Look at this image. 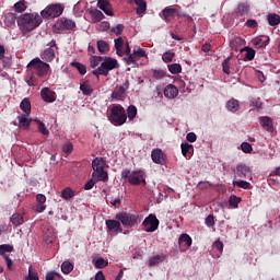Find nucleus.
<instances>
[{
    "label": "nucleus",
    "instance_id": "nucleus-45",
    "mask_svg": "<svg viewBox=\"0 0 280 280\" xmlns=\"http://www.w3.org/2000/svg\"><path fill=\"white\" fill-rule=\"evenodd\" d=\"M243 51H246L245 54V60H254L255 59V49L245 47Z\"/></svg>",
    "mask_w": 280,
    "mask_h": 280
},
{
    "label": "nucleus",
    "instance_id": "nucleus-31",
    "mask_svg": "<svg viewBox=\"0 0 280 280\" xmlns=\"http://www.w3.org/2000/svg\"><path fill=\"white\" fill-rule=\"evenodd\" d=\"M168 71L173 75H178V73L183 71V67L180 66V63H172L168 65Z\"/></svg>",
    "mask_w": 280,
    "mask_h": 280
},
{
    "label": "nucleus",
    "instance_id": "nucleus-7",
    "mask_svg": "<svg viewBox=\"0 0 280 280\" xmlns=\"http://www.w3.org/2000/svg\"><path fill=\"white\" fill-rule=\"evenodd\" d=\"M65 12V8L62 4H51L46 7L42 12L40 15L43 19H57Z\"/></svg>",
    "mask_w": 280,
    "mask_h": 280
},
{
    "label": "nucleus",
    "instance_id": "nucleus-41",
    "mask_svg": "<svg viewBox=\"0 0 280 280\" xmlns=\"http://www.w3.org/2000/svg\"><path fill=\"white\" fill-rule=\"evenodd\" d=\"M102 60H104V58L101 56L91 57L90 65H91L92 69H95V67H100V65L102 63Z\"/></svg>",
    "mask_w": 280,
    "mask_h": 280
},
{
    "label": "nucleus",
    "instance_id": "nucleus-8",
    "mask_svg": "<svg viewBox=\"0 0 280 280\" xmlns=\"http://www.w3.org/2000/svg\"><path fill=\"white\" fill-rule=\"evenodd\" d=\"M160 221L156 214H149L142 222L143 230L145 233H154L159 229Z\"/></svg>",
    "mask_w": 280,
    "mask_h": 280
},
{
    "label": "nucleus",
    "instance_id": "nucleus-18",
    "mask_svg": "<svg viewBox=\"0 0 280 280\" xmlns=\"http://www.w3.org/2000/svg\"><path fill=\"white\" fill-rule=\"evenodd\" d=\"M165 259H167V255L165 254L152 256L151 258H149V266L150 267L158 266V264L165 261Z\"/></svg>",
    "mask_w": 280,
    "mask_h": 280
},
{
    "label": "nucleus",
    "instance_id": "nucleus-32",
    "mask_svg": "<svg viewBox=\"0 0 280 280\" xmlns=\"http://www.w3.org/2000/svg\"><path fill=\"white\" fill-rule=\"evenodd\" d=\"M71 67H74V69H77L81 75H86V66H84L83 63L72 61Z\"/></svg>",
    "mask_w": 280,
    "mask_h": 280
},
{
    "label": "nucleus",
    "instance_id": "nucleus-28",
    "mask_svg": "<svg viewBox=\"0 0 280 280\" xmlns=\"http://www.w3.org/2000/svg\"><path fill=\"white\" fill-rule=\"evenodd\" d=\"M133 1L136 5H138V8L136 9L137 14H143V12L148 10V4L144 2V0H133Z\"/></svg>",
    "mask_w": 280,
    "mask_h": 280
},
{
    "label": "nucleus",
    "instance_id": "nucleus-55",
    "mask_svg": "<svg viewBox=\"0 0 280 280\" xmlns=\"http://www.w3.org/2000/svg\"><path fill=\"white\" fill-rule=\"evenodd\" d=\"M62 152H65V154H71V152H73V143L68 142L63 144Z\"/></svg>",
    "mask_w": 280,
    "mask_h": 280
},
{
    "label": "nucleus",
    "instance_id": "nucleus-12",
    "mask_svg": "<svg viewBox=\"0 0 280 280\" xmlns=\"http://www.w3.org/2000/svg\"><path fill=\"white\" fill-rule=\"evenodd\" d=\"M40 97L47 104H54L56 101V92L51 91L49 88H43L40 91Z\"/></svg>",
    "mask_w": 280,
    "mask_h": 280
},
{
    "label": "nucleus",
    "instance_id": "nucleus-54",
    "mask_svg": "<svg viewBox=\"0 0 280 280\" xmlns=\"http://www.w3.org/2000/svg\"><path fill=\"white\" fill-rule=\"evenodd\" d=\"M95 183H100V180H95L94 177L88 180L86 184L84 185L85 191H89L92 187H95Z\"/></svg>",
    "mask_w": 280,
    "mask_h": 280
},
{
    "label": "nucleus",
    "instance_id": "nucleus-33",
    "mask_svg": "<svg viewBox=\"0 0 280 280\" xmlns=\"http://www.w3.org/2000/svg\"><path fill=\"white\" fill-rule=\"evenodd\" d=\"M126 115H127V118L129 119V121H132V119H135V117H137V106L130 105L127 108Z\"/></svg>",
    "mask_w": 280,
    "mask_h": 280
},
{
    "label": "nucleus",
    "instance_id": "nucleus-48",
    "mask_svg": "<svg viewBox=\"0 0 280 280\" xmlns=\"http://www.w3.org/2000/svg\"><path fill=\"white\" fill-rule=\"evenodd\" d=\"M174 56H175L174 51L168 50L163 54L162 60L163 62H166V63L172 62V60H174Z\"/></svg>",
    "mask_w": 280,
    "mask_h": 280
},
{
    "label": "nucleus",
    "instance_id": "nucleus-2",
    "mask_svg": "<svg viewBox=\"0 0 280 280\" xmlns=\"http://www.w3.org/2000/svg\"><path fill=\"white\" fill-rule=\"evenodd\" d=\"M92 178L102 180V183L108 182V172H106V160L104 158H95L92 161Z\"/></svg>",
    "mask_w": 280,
    "mask_h": 280
},
{
    "label": "nucleus",
    "instance_id": "nucleus-57",
    "mask_svg": "<svg viewBox=\"0 0 280 280\" xmlns=\"http://www.w3.org/2000/svg\"><path fill=\"white\" fill-rule=\"evenodd\" d=\"M206 224L208 226H213L215 224V220L213 218V215L209 214L207 218H206Z\"/></svg>",
    "mask_w": 280,
    "mask_h": 280
},
{
    "label": "nucleus",
    "instance_id": "nucleus-5",
    "mask_svg": "<svg viewBox=\"0 0 280 280\" xmlns=\"http://www.w3.org/2000/svg\"><path fill=\"white\" fill-rule=\"evenodd\" d=\"M121 177L128 180L131 185H145V172L138 170V171H128L125 170L121 172Z\"/></svg>",
    "mask_w": 280,
    "mask_h": 280
},
{
    "label": "nucleus",
    "instance_id": "nucleus-6",
    "mask_svg": "<svg viewBox=\"0 0 280 280\" xmlns=\"http://www.w3.org/2000/svg\"><path fill=\"white\" fill-rule=\"evenodd\" d=\"M28 69H32V71L35 73V75H38V78H45L47 73H49V65L40 58H34L30 61L27 65Z\"/></svg>",
    "mask_w": 280,
    "mask_h": 280
},
{
    "label": "nucleus",
    "instance_id": "nucleus-52",
    "mask_svg": "<svg viewBox=\"0 0 280 280\" xmlns=\"http://www.w3.org/2000/svg\"><path fill=\"white\" fill-rule=\"evenodd\" d=\"M112 34H116V36H120V34L124 32V24H117L110 30Z\"/></svg>",
    "mask_w": 280,
    "mask_h": 280
},
{
    "label": "nucleus",
    "instance_id": "nucleus-61",
    "mask_svg": "<svg viewBox=\"0 0 280 280\" xmlns=\"http://www.w3.org/2000/svg\"><path fill=\"white\" fill-rule=\"evenodd\" d=\"M45 209H47V206H45V203H38L35 208L36 213H43V211H45Z\"/></svg>",
    "mask_w": 280,
    "mask_h": 280
},
{
    "label": "nucleus",
    "instance_id": "nucleus-35",
    "mask_svg": "<svg viewBox=\"0 0 280 280\" xmlns=\"http://www.w3.org/2000/svg\"><path fill=\"white\" fill-rule=\"evenodd\" d=\"M72 271H73V264H71L70 261H63L61 264V272H63V275H69Z\"/></svg>",
    "mask_w": 280,
    "mask_h": 280
},
{
    "label": "nucleus",
    "instance_id": "nucleus-1",
    "mask_svg": "<svg viewBox=\"0 0 280 280\" xmlns=\"http://www.w3.org/2000/svg\"><path fill=\"white\" fill-rule=\"evenodd\" d=\"M43 23V18L40 15H32L30 13H25L18 19V25L22 32V34H27L32 32L35 27H38Z\"/></svg>",
    "mask_w": 280,
    "mask_h": 280
},
{
    "label": "nucleus",
    "instance_id": "nucleus-22",
    "mask_svg": "<svg viewBox=\"0 0 280 280\" xmlns=\"http://www.w3.org/2000/svg\"><path fill=\"white\" fill-rule=\"evenodd\" d=\"M236 172L238 176L246 178V176L250 174V167H248L247 165L241 164L236 166Z\"/></svg>",
    "mask_w": 280,
    "mask_h": 280
},
{
    "label": "nucleus",
    "instance_id": "nucleus-62",
    "mask_svg": "<svg viewBox=\"0 0 280 280\" xmlns=\"http://www.w3.org/2000/svg\"><path fill=\"white\" fill-rule=\"evenodd\" d=\"M56 277H58V273L56 271H50L46 275V280H55Z\"/></svg>",
    "mask_w": 280,
    "mask_h": 280
},
{
    "label": "nucleus",
    "instance_id": "nucleus-19",
    "mask_svg": "<svg viewBox=\"0 0 280 280\" xmlns=\"http://www.w3.org/2000/svg\"><path fill=\"white\" fill-rule=\"evenodd\" d=\"M162 14H163V19L166 23H170V21H172L174 14H176V9L174 8H165L163 11H162Z\"/></svg>",
    "mask_w": 280,
    "mask_h": 280
},
{
    "label": "nucleus",
    "instance_id": "nucleus-47",
    "mask_svg": "<svg viewBox=\"0 0 280 280\" xmlns=\"http://www.w3.org/2000/svg\"><path fill=\"white\" fill-rule=\"evenodd\" d=\"M37 126H38V130L39 132H42V135L44 136H48L49 135V129H47V127L45 126V124L40 120H35Z\"/></svg>",
    "mask_w": 280,
    "mask_h": 280
},
{
    "label": "nucleus",
    "instance_id": "nucleus-27",
    "mask_svg": "<svg viewBox=\"0 0 280 280\" xmlns=\"http://www.w3.org/2000/svg\"><path fill=\"white\" fill-rule=\"evenodd\" d=\"M80 91L83 93V95H93V88L88 81L80 85Z\"/></svg>",
    "mask_w": 280,
    "mask_h": 280
},
{
    "label": "nucleus",
    "instance_id": "nucleus-64",
    "mask_svg": "<svg viewBox=\"0 0 280 280\" xmlns=\"http://www.w3.org/2000/svg\"><path fill=\"white\" fill-rule=\"evenodd\" d=\"M95 280H106V277H104V272L98 271V272L95 275Z\"/></svg>",
    "mask_w": 280,
    "mask_h": 280
},
{
    "label": "nucleus",
    "instance_id": "nucleus-9",
    "mask_svg": "<svg viewBox=\"0 0 280 280\" xmlns=\"http://www.w3.org/2000/svg\"><path fill=\"white\" fill-rule=\"evenodd\" d=\"M116 220L122 224V226H135L139 217L137 214H131L128 212H120L115 215Z\"/></svg>",
    "mask_w": 280,
    "mask_h": 280
},
{
    "label": "nucleus",
    "instance_id": "nucleus-14",
    "mask_svg": "<svg viewBox=\"0 0 280 280\" xmlns=\"http://www.w3.org/2000/svg\"><path fill=\"white\" fill-rule=\"evenodd\" d=\"M56 25L58 30H73V27H75L73 20H69L67 18L60 19Z\"/></svg>",
    "mask_w": 280,
    "mask_h": 280
},
{
    "label": "nucleus",
    "instance_id": "nucleus-39",
    "mask_svg": "<svg viewBox=\"0 0 280 280\" xmlns=\"http://www.w3.org/2000/svg\"><path fill=\"white\" fill-rule=\"evenodd\" d=\"M233 185L234 187H241V189H250V183L243 179L234 180Z\"/></svg>",
    "mask_w": 280,
    "mask_h": 280
},
{
    "label": "nucleus",
    "instance_id": "nucleus-44",
    "mask_svg": "<svg viewBox=\"0 0 280 280\" xmlns=\"http://www.w3.org/2000/svg\"><path fill=\"white\" fill-rule=\"evenodd\" d=\"M25 280H40L38 278V272L32 267L28 268V275L25 277Z\"/></svg>",
    "mask_w": 280,
    "mask_h": 280
},
{
    "label": "nucleus",
    "instance_id": "nucleus-43",
    "mask_svg": "<svg viewBox=\"0 0 280 280\" xmlns=\"http://www.w3.org/2000/svg\"><path fill=\"white\" fill-rule=\"evenodd\" d=\"M229 202H230V207L237 209L240 202H242V198L232 195V196H230Z\"/></svg>",
    "mask_w": 280,
    "mask_h": 280
},
{
    "label": "nucleus",
    "instance_id": "nucleus-11",
    "mask_svg": "<svg viewBox=\"0 0 280 280\" xmlns=\"http://www.w3.org/2000/svg\"><path fill=\"white\" fill-rule=\"evenodd\" d=\"M151 159L153 163H156V165H165L166 163L165 153L161 149H153L151 152Z\"/></svg>",
    "mask_w": 280,
    "mask_h": 280
},
{
    "label": "nucleus",
    "instance_id": "nucleus-42",
    "mask_svg": "<svg viewBox=\"0 0 280 280\" xmlns=\"http://www.w3.org/2000/svg\"><path fill=\"white\" fill-rule=\"evenodd\" d=\"M93 264L95 266V268H106V266H108V261H106L104 258L100 257L93 260Z\"/></svg>",
    "mask_w": 280,
    "mask_h": 280
},
{
    "label": "nucleus",
    "instance_id": "nucleus-23",
    "mask_svg": "<svg viewBox=\"0 0 280 280\" xmlns=\"http://www.w3.org/2000/svg\"><path fill=\"white\" fill-rule=\"evenodd\" d=\"M183 156H191L194 154V145L187 142L180 144Z\"/></svg>",
    "mask_w": 280,
    "mask_h": 280
},
{
    "label": "nucleus",
    "instance_id": "nucleus-30",
    "mask_svg": "<svg viewBox=\"0 0 280 280\" xmlns=\"http://www.w3.org/2000/svg\"><path fill=\"white\" fill-rule=\"evenodd\" d=\"M4 23L7 27H12V25L16 23V15H14V13H8L4 16Z\"/></svg>",
    "mask_w": 280,
    "mask_h": 280
},
{
    "label": "nucleus",
    "instance_id": "nucleus-59",
    "mask_svg": "<svg viewBox=\"0 0 280 280\" xmlns=\"http://www.w3.org/2000/svg\"><path fill=\"white\" fill-rule=\"evenodd\" d=\"M108 5H110V2L108 0H98L97 7L100 8V10H102L103 8H108Z\"/></svg>",
    "mask_w": 280,
    "mask_h": 280
},
{
    "label": "nucleus",
    "instance_id": "nucleus-56",
    "mask_svg": "<svg viewBox=\"0 0 280 280\" xmlns=\"http://www.w3.org/2000/svg\"><path fill=\"white\" fill-rule=\"evenodd\" d=\"M153 78L155 80H162V78H165V70H153Z\"/></svg>",
    "mask_w": 280,
    "mask_h": 280
},
{
    "label": "nucleus",
    "instance_id": "nucleus-17",
    "mask_svg": "<svg viewBox=\"0 0 280 280\" xmlns=\"http://www.w3.org/2000/svg\"><path fill=\"white\" fill-rule=\"evenodd\" d=\"M114 43L117 56H126V51H124V38L118 37L114 40Z\"/></svg>",
    "mask_w": 280,
    "mask_h": 280
},
{
    "label": "nucleus",
    "instance_id": "nucleus-16",
    "mask_svg": "<svg viewBox=\"0 0 280 280\" xmlns=\"http://www.w3.org/2000/svg\"><path fill=\"white\" fill-rule=\"evenodd\" d=\"M164 95L168 97V100H174L178 95V88L174 84H168L164 89Z\"/></svg>",
    "mask_w": 280,
    "mask_h": 280
},
{
    "label": "nucleus",
    "instance_id": "nucleus-34",
    "mask_svg": "<svg viewBox=\"0 0 280 280\" xmlns=\"http://www.w3.org/2000/svg\"><path fill=\"white\" fill-rule=\"evenodd\" d=\"M97 49H98L100 54H106V51L110 50V47L108 46V43H106L105 40H98Z\"/></svg>",
    "mask_w": 280,
    "mask_h": 280
},
{
    "label": "nucleus",
    "instance_id": "nucleus-58",
    "mask_svg": "<svg viewBox=\"0 0 280 280\" xmlns=\"http://www.w3.org/2000/svg\"><path fill=\"white\" fill-rule=\"evenodd\" d=\"M186 139L189 141V143H195L198 137L194 132H189L187 133Z\"/></svg>",
    "mask_w": 280,
    "mask_h": 280
},
{
    "label": "nucleus",
    "instance_id": "nucleus-51",
    "mask_svg": "<svg viewBox=\"0 0 280 280\" xmlns=\"http://www.w3.org/2000/svg\"><path fill=\"white\" fill-rule=\"evenodd\" d=\"M135 55L138 58H148V54L145 52V50H143V48L141 47H137L133 49Z\"/></svg>",
    "mask_w": 280,
    "mask_h": 280
},
{
    "label": "nucleus",
    "instance_id": "nucleus-3",
    "mask_svg": "<svg viewBox=\"0 0 280 280\" xmlns=\"http://www.w3.org/2000/svg\"><path fill=\"white\" fill-rule=\"evenodd\" d=\"M108 121L114 126H124L128 121V115L126 114V108L121 105H114L110 108V113L107 116Z\"/></svg>",
    "mask_w": 280,
    "mask_h": 280
},
{
    "label": "nucleus",
    "instance_id": "nucleus-26",
    "mask_svg": "<svg viewBox=\"0 0 280 280\" xmlns=\"http://www.w3.org/2000/svg\"><path fill=\"white\" fill-rule=\"evenodd\" d=\"M250 5L246 2H242L236 8V14H240L241 16H244L247 12H249Z\"/></svg>",
    "mask_w": 280,
    "mask_h": 280
},
{
    "label": "nucleus",
    "instance_id": "nucleus-20",
    "mask_svg": "<svg viewBox=\"0 0 280 280\" xmlns=\"http://www.w3.org/2000/svg\"><path fill=\"white\" fill-rule=\"evenodd\" d=\"M260 126L267 131H272V119L268 116L260 117Z\"/></svg>",
    "mask_w": 280,
    "mask_h": 280
},
{
    "label": "nucleus",
    "instance_id": "nucleus-36",
    "mask_svg": "<svg viewBox=\"0 0 280 280\" xmlns=\"http://www.w3.org/2000/svg\"><path fill=\"white\" fill-rule=\"evenodd\" d=\"M231 56L225 58L222 62V69L223 73H226V75H231Z\"/></svg>",
    "mask_w": 280,
    "mask_h": 280
},
{
    "label": "nucleus",
    "instance_id": "nucleus-15",
    "mask_svg": "<svg viewBox=\"0 0 280 280\" xmlns=\"http://www.w3.org/2000/svg\"><path fill=\"white\" fill-rule=\"evenodd\" d=\"M42 60H45V62H54V59L56 58V48H46L42 55Z\"/></svg>",
    "mask_w": 280,
    "mask_h": 280
},
{
    "label": "nucleus",
    "instance_id": "nucleus-50",
    "mask_svg": "<svg viewBox=\"0 0 280 280\" xmlns=\"http://www.w3.org/2000/svg\"><path fill=\"white\" fill-rule=\"evenodd\" d=\"M241 150L245 154H250V152H253V145H250V143H248V142H243L241 144Z\"/></svg>",
    "mask_w": 280,
    "mask_h": 280
},
{
    "label": "nucleus",
    "instance_id": "nucleus-40",
    "mask_svg": "<svg viewBox=\"0 0 280 280\" xmlns=\"http://www.w3.org/2000/svg\"><path fill=\"white\" fill-rule=\"evenodd\" d=\"M178 242L179 244H184V246H191V236L189 234H182Z\"/></svg>",
    "mask_w": 280,
    "mask_h": 280
},
{
    "label": "nucleus",
    "instance_id": "nucleus-13",
    "mask_svg": "<svg viewBox=\"0 0 280 280\" xmlns=\"http://www.w3.org/2000/svg\"><path fill=\"white\" fill-rule=\"evenodd\" d=\"M105 224L109 233H121V222L117 220H106Z\"/></svg>",
    "mask_w": 280,
    "mask_h": 280
},
{
    "label": "nucleus",
    "instance_id": "nucleus-37",
    "mask_svg": "<svg viewBox=\"0 0 280 280\" xmlns=\"http://www.w3.org/2000/svg\"><path fill=\"white\" fill-rule=\"evenodd\" d=\"M267 21H268L269 25H272V26L279 25V23H280V16H279V14H276V13L269 14V15L267 16Z\"/></svg>",
    "mask_w": 280,
    "mask_h": 280
},
{
    "label": "nucleus",
    "instance_id": "nucleus-10",
    "mask_svg": "<svg viewBox=\"0 0 280 280\" xmlns=\"http://www.w3.org/2000/svg\"><path fill=\"white\" fill-rule=\"evenodd\" d=\"M129 86L130 83L128 81H125L121 85H117L112 93V100H115V102L126 100V91H128Z\"/></svg>",
    "mask_w": 280,
    "mask_h": 280
},
{
    "label": "nucleus",
    "instance_id": "nucleus-49",
    "mask_svg": "<svg viewBox=\"0 0 280 280\" xmlns=\"http://www.w3.org/2000/svg\"><path fill=\"white\" fill-rule=\"evenodd\" d=\"M61 197L65 200H69L70 198H73V190L71 188H66L61 192Z\"/></svg>",
    "mask_w": 280,
    "mask_h": 280
},
{
    "label": "nucleus",
    "instance_id": "nucleus-4",
    "mask_svg": "<svg viewBox=\"0 0 280 280\" xmlns=\"http://www.w3.org/2000/svg\"><path fill=\"white\" fill-rule=\"evenodd\" d=\"M113 69H119V62L117 59L113 57H106L101 66L92 71L93 75H96V78H100V75H108L109 71H113Z\"/></svg>",
    "mask_w": 280,
    "mask_h": 280
},
{
    "label": "nucleus",
    "instance_id": "nucleus-24",
    "mask_svg": "<svg viewBox=\"0 0 280 280\" xmlns=\"http://www.w3.org/2000/svg\"><path fill=\"white\" fill-rule=\"evenodd\" d=\"M226 108L231 113H237V110H240V102L237 100L232 98L226 103Z\"/></svg>",
    "mask_w": 280,
    "mask_h": 280
},
{
    "label": "nucleus",
    "instance_id": "nucleus-63",
    "mask_svg": "<svg viewBox=\"0 0 280 280\" xmlns=\"http://www.w3.org/2000/svg\"><path fill=\"white\" fill-rule=\"evenodd\" d=\"M246 27H257V22L255 20H247L245 23Z\"/></svg>",
    "mask_w": 280,
    "mask_h": 280
},
{
    "label": "nucleus",
    "instance_id": "nucleus-60",
    "mask_svg": "<svg viewBox=\"0 0 280 280\" xmlns=\"http://www.w3.org/2000/svg\"><path fill=\"white\" fill-rule=\"evenodd\" d=\"M36 200L39 205H45V202H47V197H45L43 194H38L36 196Z\"/></svg>",
    "mask_w": 280,
    "mask_h": 280
},
{
    "label": "nucleus",
    "instance_id": "nucleus-29",
    "mask_svg": "<svg viewBox=\"0 0 280 280\" xmlns=\"http://www.w3.org/2000/svg\"><path fill=\"white\" fill-rule=\"evenodd\" d=\"M11 223L13 226H21V224L25 223V220H23V217L19 213H14L11 217Z\"/></svg>",
    "mask_w": 280,
    "mask_h": 280
},
{
    "label": "nucleus",
    "instance_id": "nucleus-21",
    "mask_svg": "<svg viewBox=\"0 0 280 280\" xmlns=\"http://www.w3.org/2000/svg\"><path fill=\"white\" fill-rule=\"evenodd\" d=\"M13 250H14V246L10 244L0 245V256L3 257V259H5V257H10L8 253H12Z\"/></svg>",
    "mask_w": 280,
    "mask_h": 280
},
{
    "label": "nucleus",
    "instance_id": "nucleus-46",
    "mask_svg": "<svg viewBox=\"0 0 280 280\" xmlns=\"http://www.w3.org/2000/svg\"><path fill=\"white\" fill-rule=\"evenodd\" d=\"M15 12H25L27 7L25 5V0H21L14 4Z\"/></svg>",
    "mask_w": 280,
    "mask_h": 280
},
{
    "label": "nucleus",
    "instance_id": "nucleus-38",
    "mask_svg": "<svg viewBox=\"0 0 280 280\" xmlns=\"http://www.w3.org/2000/svg\"><path fill=\"white\" fill-rule=\"evenodd\" d=\"M30 115L25 114V115H20L18 117V121L19 124H21L22 128H30V119H27Z\"/></svg>",
    "mask_w": 280,
    "mask_h": 280
},
{
    "label": "nucleus",
    "instance_id": "nucleus-25",
    "mask_svg": "<svg viewBox=\"0 0 280 280\" xmlns=\"http://www.w3.org/2000/svg\"><path fill=\"white\" fill-rule=\"evenodd\" d=\"M20 108L25 115H30L32 113V103H30L28 98H24L20 104Z\"/></svg>",
    "mask_w": 280,
    "mask_h": 280
},
{
    "label": "nucleus",
    "instance_id": "nucleus-53",
    "mask_svg": "<svg viewBox=\"0 0 280 280\" xmlns=\"http://www.w3.org/2000/svg\"><path fill=\"white\" fill-rule=\"evenodd\" d=\"M137 55L133 52V54H129L127 58H125V62L127 65H135L137 62Z\"/></svg>",
    "mask_w": 280,
    "mask_h": 280
}]
</instances>
